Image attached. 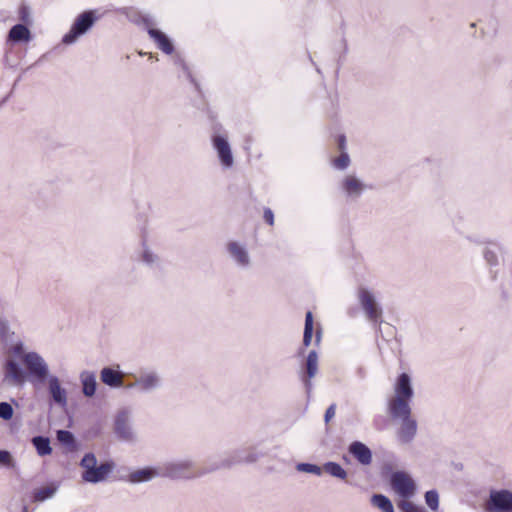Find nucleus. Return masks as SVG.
Returning <instances> with one entry per match:
<instances>
[{"mask_svg":"<svg viewBox=\"0 0 512 512\" xmlns=\"http://www.w3.org/2000/svg\"><path fill=\"white\" fill-rule=\"evenodd\" d=\"M256 459L257 457L253 454H249L246 457H241L239 454H237L233 460L226 458L220 462L214 463L208 468L203 469H197L194 462L191 460L169 462L163 466L161 474L172 479H194L220 468L230 467L234 463L254 462Z\"/></svg>","mask_w":512,"mask_h":512,"instance_id":"1","label":"nucleus"},{"mask_svg":"<svg viewBox=\"0 0 512 512\" xmlns=\"http://www.w3.org/2000/svg\"><path fill=\"white\" fill-rule=\"evenodd\" d=\"M394 394L388 400L387 409H404L411 407V402L414 397V389L412 386V379L407 373H401L393 388Z\"/></svg>","mask_w":512,"mask_h":512,"instance_id":"2","label":"nucleus"},{"mask_svg":"<svg viewBox=\"0 0 512 512\" xmlns=\"http://www.w3.org/2000/svg\"><path fill=\"white\" fill-rule=\"evenodd\" d=\"M84 469L82 479L88 483H99L104 481L113 470V464L105 462L97 466V459L93 453L84 455L80 462Z\"/></svg>","mask_w":512,"mask_h":512,"instance_id":"3","label":"nucleus"},{"mask_svg":"<svg viewBox=\"0 0 512 512\" xmlns=\"http://www.w3.org/2000/svg\"><path fill=\"white\" fill-rule=\"evenodd\" d=\"M393 420L399 421L400 427L397 431V438L401 443H410L417 434V422L412 417L411 407L404 409L388 410Z\"/></svg>","mask_w":512,"mask_h":512,"instance_id":"4","label":"nucleus"},{"mask_svg":"<svg viewBox=\"0 0 512 512\" xmlns=\"http://www.w3.org/2000/svg\"><path fill=\"white\" fill-rule=\"evenodd\" d=\"M24 354L23 343L21 341L12 344L5 351V378L13 384H19L24 381V372L16 361L19 358L23 360Z\"/></svg>","mask_w":512,"mask_h":512,"instance_id":"5","label":"nucleus"},{"mask_svg":"<svg viewBox=\"0 0 512 512\" xmlns=\"http://www.w3.org/2000/svg\"><path fill=\"white\" fill-rule=\"evenodd\" d=\"M23 363L28 371L30 382L34 385H42L50 374L49 366L44 358L37 352H27L23 355Z\"/></svg>","mask_w":512,"mask_h":512,"instance_id":"6","label":"nucleus"},{"mask_svg":"<svg viewBox=\"0 0 512 512\" xmlns=\"http://www.w3.org/2000/svg\"><path fill=\"white\" fill-rule=\"evenodd\" d=\"M94 17L92 11L82 13L74 22L70 31L63 37V43L72 44L77 38L86 33L89 28L94 24Z\"/></svg>","mask_w":512,"mask_h":512,"instance_id":"7","label":"nucleus"},{"mask_svg":"<svg viewBox=\"0 0 512 512\" xmlns=\"http://www.w3.org/2000/svg\"><path fill=\"white\" fill-rule=\"evenodd\" d=\"M392 489L402 498H411L416 491L413 479L405 472H394L391 476Z\"/></svg>","mask_w":512,"mask_h":512,"instance_id":"8","label":"nucleus"},{"mask_svg":"<svg viewBox=\"0 0 512 512\" xmlns=\"http://www.w3.org/2000/svg\"><path fill=\"white\" fill-rule=\"evenodd\" d=\"M488 510L490 512H512V493L507 490L492 491Z\"/></svg>","mask_w":512,"mask_h":512,"instance_id":"9","label":"nucleus"},{"mask_svg":"<svg viewBox=\"0 0 512 512\" xmlns=\"http://www.w3.org/2000/svg\"><path fill=\"white\" fill-rule=\"evenodd\" d=\"M359 301L368 319L374 322L378 321L382 315V310L378 306L374 295L369 290L361 288L359 290Z\"/></svg>","mask_w":512,"mask_h":512,"instance_id":"10","label":"nucleus"},{"mask_svg":"<svg viewBox=\"0 0 512 512\" xmlns=\"http://www.w3.org/2000/svg\"><path fill=\"white\" fill-rule=\"evenodd\" d=\"M115 433L124 441H134L135 433L131 427L130 413L126 410L120 411L115 418Z\"/></svg>","mask_w":512,"mask_h":512,"instance_id":"11","label":"nucleus"},{"mask_svg":"<svg viewBox=\"0 0 512 512\" xmlns=\"http://www.w3.org/2000/svg\"><path fill=\"white\" fill-rule=\"evenodd\" d=\"M135 386L145 392L158 389L161 386V377L155 371H144L136 378L134 383L128 385V388Z\"/></svg>","mask_w":512,"mask_h":512,"instance_id":"12","label":"nucleus"},{"mask_svg":"<svg viewBox=\"0 0 512 512\" xmlns=\"http://www.w3.org/2000/svg\"><path fill=\"white\" fill-rule=\"evenodd\" d=\"M45 383L53 402L62 408L66 407L68 402L67 392L61 386L60 379L55 375H51L46 379Z\"/></svg>","mask_w":512,"mask_h":512,"instance_id":"13","label":"nucleus"},{"mask_svg":"<svg viewBox=\"0 0 512 512\" xmlns=\"http://www.w3.org/2000/svg\"><path fill=\"white\" fill-rule=\"evenodd\" d=\"M213 145L218 153V157L222 163V165L226 168H229L233 165V156L231 152V148L227 140L221 136H215L213 138Z\"/></svg>","mask_w":512,"mask_h":512,"instance_id":"14","label":"nucleus"},{"mask_svg":"<svg viewBox=\"0 0 512 512\" xmlns=\"http://www.w3.org/2000/svg\"><path fill=\"white\" fill-rule=\"evenodd\" d=\"M342 188L348 197L358 198L367 189V185L355 175H347L342 181Z\"/></svg>","mask_w":512,"mask_h":512,"instance_id":"15","label":"nucleus"},{"mask_svg":"<svg viewBox=\"0 0 512 512\" xmlns=\"http://www.w3.org/2000/svg\"><path fill=\"white\" fill-rule=\"evenodd\" d=\"M318 372V355L316 351L312 350L309 352L306 359V377L303 378V382L307 393L309 394L312 390L311 379L316 376Z\"/></svg>","mask_w":512,"mask_h":512,"instance_id":"16","label":"nucleus"},{"mask_svg":"<svg viewBox=\"0 0 512 512\" xmlns=\"http://www.w3.org/2000/svg\"><path fill=\"white\" fill-rule=\"evenodd\" d=\"M349 452L362 465H369L372 462L371 450L362 442L355 441L350 444Z\"/></svg>","mask_w":512,"mask_h":512,"instance_id":"17","label":"nucleus"},{"mask_svg":"<svg viewBox=\"0 0 512 512\" xmlns=\"http://www.w3.org/2000/svg\"><path fill=\"white\" fill-rule=\"evenodd\" d=\"M228 251L236 263L242 267L250 264V257L245 247L237 242H230L227 246Z\"/></svg>","mask_w":512,"mask_h":512,"instance_id":"18","label":"nucleus"},{"mask_svg":"<svg viewBox=\"0 0 512 512\" xmlns=\"http://www.w3.org/2000/svg\"><path fill=\"white\" fill-rule=\"evenodd\" d=\"M80 380L82 383L83 394L87 397H92L95 394L97 387L95 373L90 371H83L80 374Z\"/></svg>","mask_w":512,"mask_h":512,"instance_id":"19","label":"nucleus"},{"mask_svg":"<svg viewBox=\"0 0 512 512\" xmlns=\"http://www.w3.org/2000/svg\"><path fill=\"white\" fill-rule=\"evenodd\" d=\"M101 381L110 387L122 386V374L110 367H105L100 373Z\"/></svg>","mask_w":512,"mask_h":512,"instance_id":"20","label":"nucleus"},{"mask_svg":"<svg viewBox=\"0 0 512 512\" xmlns=\"http://www.w3.org/2000/svg\"><path fill=\"white\" fill-rule=\"evenodd\" d=\"M148 33L150 37L157 43L159 49H161L166 54H171L173 52V45L164 33L153 28L149 29Z\"/></svg>","mask_w":512,"mask_h":512,"instance_id":"21","label":"nucleus"},{"mask_svg":"<svg viewBox=\"0 0 512 512\" xmlns=\"http://www.w3.org/2000/svg\"><path fill=\"white\" fill-rule=\"evenodd\" d=\"M58 488V484L51 483L47 486L36 489L33 493V499L35 502H43L50 499L56 494Z\"/></svg>","mask_w":512,"mask_h":512,"instance_id":"22","label":"nucleus"},{"mask_svg":"<svg viewBox=\"0 0 512 512\" xmlns=\"http://www.w3.org/2000/svg\"><path fill=\"white\" fill-rule=\"evenodd\" d=\"M159 475V473L152 468L139 469L132 472L129 476L130 481L133 483L146 482Z\"/></svg>","mask_w":512,"mask_h":512,"instance_id":"23","label":"nucleus"},{"mask_svg":"<svg viewBox=\"0 0 512 512\" xmlns=\"http://www.w3.org/2000/svg\"><path fill=\"white\" fill-rule=\"evenodd\" d=\"M9 39L14 42L28 41L30 39V31L26 26L17 24L9 31Z\"/></svg>","mask_w":512,"mask_h":512,"instance_id":"24","label":"nucleus"},{"mask_svg":"<svg viewBox=\"0 0 512 512\" xmlns=\"http://www.w3.org/2000/svg\"><path fill=\"white\" fill-rule=\"evenodd\" d=\"M323 472L328 473L332 477L345 480L347 478V471L336 462H326L323 465Z\"/></svg>","mask_w":512,"mask_h":512,"instance_id":"25","label":"nucleus"},{"mask_svg":"<svg viewBox=\"0 0 512 512\" xmlns=\"http://www.w3.org/2000/svg\"><path fill=\"white\" fill-rule=\"evenodd\" d=\"M371 503L382 512H395L390 499L382 494L373 495L371 498Z\"/></svg>","mask_w":512,"mask_h":512,"instance_id":"26","label":"nucleus"},{"mask_svg":"<svg viewBox=\"0 0 512 512\" xmlns=\"http://www.w3.org/2000/svg\"><path fill=\"white\" fill-rule=\"evenodd\" d=\"M32 443L40 456L49 455L52 452L50 441L46 437L36 436L32 439Z\"/></svg>","mask_w":512,"mask_h":512,"instance_id":"27","label":"nucleus"},{"mask_svg":"<svg viewBox=\"0 0 512 512\" xmlns=\"http://www.w3.org/2000/svg\"><path fill=\"white\" fill-rule=\"evenodd\" d=\"M313 334V316L312 312L308 311L305 317L303 345L308 347L311 344Z\"/></svg>","mask_w":512,"mask_h":512,"instance_id":"28","label":"nucleus"},{"mask_svg":"<svg viewBox=\"0 0 512 512\" xmlns=\"http://www.w3.org/2000/svg\"><path fill=\"white\" fill-rule=\"evenodd\" d=\"M498 250L499 247L495 243L490 244V246L485 249L484 258L490 266H495L498 264Z\"/></svg>","mask_w":512,"mask_h":512,"instance_id":"29","label":"nucleus"},{"mask_svg":"<svg viewBox=\"0 0 512 512\" xmlns=\"http://www.w3.org/2000/svg\"><path fill=\"white\" fill-rule=\"evenodd\" d=\"M297 470L300 472L310 473L317 476H321L323 473V466L320 467L316 464L311 463H300L297 465Z\"/></svg>","mask_w":512,"mask_h":512,"instance_id":"30","label":"nucleus"},{"mask_svg":"<svg viewBox=\"0 0 512 512\" xmlns=\"http://www.w3.org/2000/svg\"><path fill=\"white\" fill-rule=\"evenodd\" d=\"M426 504L432 509L436 510L439 505V496L435 490L427 491L425 494Z\"/></svg>","mask_w":512,"mask_h":512,"instance_id":"31","label":"nucleus"},{"mask_svg":"<svg viewBox=\"0 0 512 512\" xmlns=\"http://www.w3.org/2000/svg\"><path fill=\"white\" fill-rule=\"evenodd\" d=\"M0 466L7 468L15 467V461L9 451L0 450Z\"/></svg>","mask_w":512,"mask_h":512,"instance_id":"32","label":"nucleus"},{"mask_svg":"<svg viewBox=\"0 0 512 512\" xmlns=\"http://www.w3.org/2000/svg\"><path fill=\"white\" fill-rule=\"evenodd\" d=\"M13 417V407L8 402H0V418L10 420Z\"/></svg>","mask_w":512,"mask_h":512,"instance_id":"33","label":"nucleus"},{"mask_svg":"<svg viewBox=\"0 0 512 512\" xmlns=\"http://www.w3.org/2000/svg\"><path fill=\"white\" fill-rule=\"evenodd\" d=\"M398 506L403 512H426L424 508L407 500L401 501Z\"/></svg>","mask_w":512,"mask_h":512,"instance_id":"34","label":"nucleus"},{"mask_svg":"<svg viewBox=\"0 0 512 512\" xmlns=\"http://www.w3.org/2000/svg\"><path fill=\"white\" fill-rule=\"evenodd\" d=\"M57 439L65 445H72L74 443L73 434L67 430H59L57 432Z\"/></svg>","mask_w":512,"mask_h":512,"instance_id":"35","label":"nucleus"},{"mask_svg":"<svg viewBox=\"0 0 512 512\" xmlns=\"http://www.w3.org/2000/svg\"><path fill=\"white\" fill-rule=\"evenodd\" d=\"M349 162V156L343 153L334 160V166L338 169H345L349 165Z\"/></svg>","mask_w":512,"mask_h":512,"instance_id":"36","label":"nucleus"},{"mask_svg":"<svg viewBox=\"0 0 512 512\" xmlns=\"http://www.w3.org/2000/svg\"><path fill=\"white\" fill-rule=\"evenodd\" d=\"M335 412H336V405L331 404L325 412L324 420L326 423H328L335 416Z\"/></svg>","mask_w":512,"mask_h":512,"instance_id":"37","label":"nucleus"},{"mask_svg":"<svg viewBox=\"0 0 512 512\" xmlns=\"http://www.w3.org/2000/svg\"><path fill=\"white\" fill-rule=\"evenodd\" d=\"M10 333L9 325L5 321H0V337L6 339Z\"/></svg>","mask_w":512,"mask_h":512,"instance_id":"38","label":"nucleus"},{"mask_svg":"<svg viewBox=\"0 0 512 512\" xmlns=\"http://www.w3.org/2000/svg\"><path fill=\"white\" fill-rule=\"evenodd\" d=\"M264 219H265V221L268 224L273 225V223H274V215H273V212L270 209H266L264 211Z\"/></svg>","mask_w":512,"mask_h":512,"instance_id":"39","label":"nucleus"},{"mask_svg":"<svg viewBox=\"0 0 512 512\" xmlns=\"http://www.w3.org/2000/svg\"><path fill=\"white\" fill-rule=\"evenodd\" d=\"M155 256L149 252V251H144L143 253V260L147 263V264H151L155 261Z\"/></svg>","mask_w":512,"mask_h":512,"instance_id":"40","label":"nucleus"},{"mask_svg":"<svg viewBox=\"0 0 512 512\" xmlns=\"http://www.w3.org/2000/svg\"><path fill=\"white\" fill-rule=\"evenodd\" d=\"M21 19H22L23 21H27L26 9H25V8H22V11H21Z\"/></svg>","mask_w":512,"mask_h":512,"instance_id":"41","label":"nucleus"},{"mask_svg":"<svg viewBox=\"0 0 512 512\" xmlns=\"http://www.w3.org/2000/svg\"><path fill=\"white\" fill-rule=\"evenodd\" d=\"M344 142H345V138H344V136H341L340 139H339V146H340V148H343Z\"/></svg>","mask_w":512,"mask_h":512,"instance_id":"42","label":"nucleus"},{"mask_svg":"<svg viewBox=\"0 0 512 512\" xmlns=\"http://www.w3.org/2000/svg\"><path fill=\"white\" fill-rule=\"evenodd\" d=\"M320 341V332L317 331V334H316V342L319 343Z\"/></svg>","mask_w":512,"mask_h":512,"instance_id":"43","label":"nucleus"}]
</instances>
